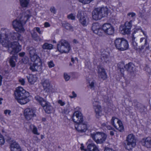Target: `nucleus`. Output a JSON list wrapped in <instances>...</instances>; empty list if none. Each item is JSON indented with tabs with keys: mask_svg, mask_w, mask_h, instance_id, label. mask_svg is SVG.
Masks as SVG:
<instances>
[{
	"mask_svg": "<svg viewBox=\"0 0 151 151\" xmlns=\"http://www.w3.org/2000/svg\"><path fill=\"white\" fill-rule=\"evenodd\" d=\"M21 37V35L17 32L3 33L0 36L1 43L3 46L8 48V51L10 54L14 55L20 51L22 47L17 42H10V41L19 40Z\"/></svg>",
	"mask_w": 151,
	"mask_h": 151,
	"instance_id": "f257e3e1",
	"label": "nucleus"
},
{
	"mask_svg": "<svg viewBox=\"0 0 151 151\" xmlns=\"http://www.w3.org/2000/svg\"><path fill=\"white\" fill-rule=\"evenodd\" d=\"M14 94L15 99L20 104H26L30 101L29 93L21 87H18L16 88Z\"/></svg>",
	"mask_w": 151,
	"mask_h": 151,
	"instance_id": "f03ea898",
	"label": "nucleus"
},
{
	"mask_svg": "<svg viewBox=\"0 0 151 151\" xmlns=\"http://www.w3.org/2000/svg\"><path fill=\"white\" fill-rule=\"evenodd\" d=\"M108 9L106 7L95 9L92 12L93 19L98 20L102 17H106L108 13Z\"/></svg>",
	"mask_w": 151,
	"mask_h": 151,
	"instance_id": "7ed1b4c3",
	"label": "nucleus"
},
{
	"mask_svg": "<svg viewBox=\"0 0 151 151\" xmlns=\"http://www.w3.org/2000/svg\"><path fill=\"white\" fill-rule=\"evenodd\" d=\"M35 100L43 107L45 112L50 114L54 111V108L51 105L50 103L38 95L35 97Z\"/></svg>",
	"mask_w": 151,
	"mask_h": 151,
	"instance_id": "20e7f679",
	"label": "nucleus"
},
{
	"mask_svg": "<svg viewBox=\"0 0 151 151\" xmlns=\"http://www.w3.org/2000/svg\"><path fill=\"white\" fill-rule=\"evenodd\" d=\"M114 45L116 49L119 51L125 50L129 48L128 42L123 38L116 39L114 42Z\"/></svg>",
	"mask_w": 151,
	"mask_h": 151,
	"instance_id": "39448f33",
	"label": "nucleus"
},
{
	"mask_svg": "<svg viewBox=\"0 0 151 151\" xmlns=\"http://www.w3.org/2000/svg\"><path fill=\"white\" fill-rule=\"evenodd\" d=\"M58 50L61 53H68L70 49L69 44L65 40H62L57 44Z\"/></svg>",
	"mask_w": 151,
	"mask_h": 151,
	"instance_id": "423d86ee",
	"label": "nucleus"
},
{
	"mask_svg": "<svg viewBox=\"0 0 151 151\" xmlns=\"http://www.w3.org/2000/svg\"><path fill=\"white\" fill-rule=\"evenodd\" d=\"M125 145L126 148L129 150L135 146L136 140L133 134H130L127 137Z\"/></svg>",
	"mask_w": 151,
	"mask_h": 151,
	"instance_id": "0eeeda50",
	"label": "nucleus"
},
{
	"mask_svg": "<svg viewBox=\"0 0 151 151\" xmlns=\"http://www.w3.org/2000/svg\"><path fill=\"white\" fill-rule=\"evenodd\" d=\"M132 22V20H131L129 22H126L124 25H121L119 27L120 33L123 35L129 34L131 32Z\"/></svg>",
	"mask_w": 151,
	"mask_h": 151,
	"instance_id": "6e6552de",
	"label": "nucleus"
},
{
	"mask_svg": "<svg viewBox=\"0 0 151 151\" xmlns=\"http://www.w3.org/2000/svg\"><path fill=\"white\" fill-rule=\"evenodd\" d=\"M111 124L119 132H122L124 131V127L122 122L118 118L113 117L111 121Z\"/></svg>",
	"mask_w": 151,
	"mask_h": 151,
	"instance_id": "1a4fd4ad",
	"label": "nucleus"
},
{
	"mask_svg": "<svg viewBox=\"0 0 151 151\" xmlns=\"http://www.w3.org/2000/svg\"><path fill=\"white\" fill-rule=\"evenodd\" d=\"M77 17L79 19L80 22L83 26H86L88 24V18L87 16L84 14L83 12L79 10L78 12Z\"/></svg>",
	"mask_w": 151,
	"mask_h": 151,
	"instance_id": "9d476101",
	"label": "nucleus"
},
{
	"mask_svg": "<svg viewBox=\"0 0 151 151\" xmlns=\"http://www.w3.org/2000/svg\"><path fill=\"white\" fill-rule=\"evenodd\" d=\"M102 29L104 33L107 35H112L114 33V29L112 25L108 23L104 24Z\"/></svg>",
	"mask_w": 151,
	"mask_h": 151,
	"instance_id": "9b49d317",
	"label": "nucleus"
},
{
	"mask_svg": "<svg viewBox=\"0 0 151 151\" xmlns=\"http://www.w3.org/2000/svg\"><path fill=\"white\" fill-rule=\"evenodd\" d=\"M24 24L20 21L18 18L12 22V25L16 31L19 32H24L25 30L23 26Z\"/></svg>",
	"mask_w": 151,
	"mask_h": 151,
	"instance_id": "f8f14e48",
	"label": "nucleus"
},
{
	"mask_svg": "<svg viewBox=\"0 0 151 151\" xmlns=\"http://www.w3.org/2000/svg\"><path fill=\"white\" fill-rule=\"evenodd\" d=\"M35 112L36 110L34 108H28L24 110V114L26 119L29 120L36 116Z\"/></svg>",
	"mask_w": 151,
	"mask_h": 151,
	"instance_id": "ddd939ff",
	"label": "nucleus"
},
{
	"mask_svg": "<svg viewBox=\"0 0 151 151\" xmlns=\"http://www.w3.org/2000/svg\"><path fill=\"white\" fill-rule=\"evenodd\" d=\"M72 119L74 122L76 124L81 123L83 122L82 114L79 111H76L73 115Z\"/></svg>",
	"mask_w": 151,
	"mask_h": 151,
	"instance_id": "4468645a",
	"label": "nucleus"
},
{
	"mask_svg": "<svg viewBox=\"0 0 151 151\" xmlns=\"http://www.w3.org/2000/svg\"><path fill=\"white\" fill-rule=\"evenodd\" d=\"M29 11H27L25 12H22L19 15L17 18L24 24H25L26 22L30 18V16L29 14Z\"/></svg>",
	"mask_w": 151,
	"mask_h": 151,
	"instance_id": "2eb2a0df",
	"label": "nucleus"
},
{
	"mask_svg": "<svg viewBox=\"0 0 151 151\" xmlns=\"http://www.w3.org/2000/svg\"><path fill=\"white\" fill-rule=\"evenodd\" d=\"M29 69L32 72H40L42 70V62L34 63L30 65Z\"/></svg>",
	"mask_w": 151,
	"mask_h": 151,
	"instance_id": "dca6fc26",
	"label": "nucleus"
},
{
	"mask_svg": "<svg viewBox=\"0 0 151 151\" xmlns=\"http://www.w3.org/2000/svg\"><path fill=\"white\" fill-rule=\"evenodd\" d=\"M93 105L96 114L99 115L101 111V107L97 99H93L92 100Z\"/></svg>",
	"mask_w": 151,
	"mask_h": 151,
	"instance_id": "f3484780",
	"label": "nucleus"
},
{
	"mask_svg": "<svg viewBox=\"0 0 151 151\" xmlns=\"http://www.w3.org/2000/svg\"><path fill=\"white\" fill-rule=\"evenodd\" d=\"M81 147L80 148L81 150L84 151H99L96 146L94 144L91 143L89 144L87 147V150L84 149V147L83 144H81Z\"/></svg>",
	"mask_w": 151,
	"mask_h": 151,
	"instance_id": "a211bd4d",
	"label": "nucleus"
},
{
	"mask_svg": "<svg viewBox=\"0 0 151 151\" xmlns=\"http://www.w3.org/2000/svg\"><path fill=\"white\" fill-rule=\"evenodd\" d=\"M76 129L78 132H85L87 129L86 125L85 123H81L76 124L75 125Z\"/></svg>",
	"mask_w": 151,
	"mask_h": 151,
	"instance_id": "6ab92c4d",
	"label": "nucleus"
},
{
	"mask_svg": "<svg viewBox=\"0 0 151 151\" xmlns=\"http://www.w3.org/2000/svg\"><path fill=\"white\" fill-rule=\"evenodd\" d=\"M142 144L147 148H151V137H148L143 139L142 140Z\"/></svg>",
	"mask_w": 151,
	"mask_h": 151,
	"instance_id": "aec40b11",
	"label": "nucleus"
},
{
	"mask_svg": "<svg viewBox=\"0 0 151 151\" xmlns=\"http://www.w3.org/2000/svg\"><path fill=\"white\" fill-rule=\"evenodd\" d=\"M41 83L43 86L44 90L46 91H49L51 87L49 80L47 79L42 80Z\"/></svg>",
	"mask_w": 151,
	"mask_h": 151,
	"instance_id": "412c9836",
	"label": "nucleus"
},
{
	"mask_svg": "<svg viewBox=\"0 0 151 151\" xmlns=\"http://www.w3.org/2000/svg\"><path fill=\"white\" fill-rule=\"evenodd\" d=\"M98 73L99 76L100 78L104 80L106 78V73L105 72V70L102 68L99 67L98 68Z\"/></svg>",
	"mask_w": 151,
	"mask_h": 151,
	"instance_id": "4be33fe9",
	"label": "nucleus"
},
{
	"mask_svg": "<svg viewBox=\"0 0 151 151\" xmlns=\"http://www.w3.org/2000/svg\"><path fill=\"white\" fill-rule=\"evenodd\" d=\"M130 42L132 47L136 50H138L137 43L135 40V37H134V34L133 33L131 37Z\"/></svg>",
	"mask_w": 151,
	"mask_h": 151,
	"instance_id": "5701e85b",
	"label": "nucleus"
},
{
	"mask_svg": "<svg viewBox=\"0 0 151 151\" xmlns=\"http://www.w3.org/2000/svg\"><path fill=\"white\" fill-rule=\"evenodd\" d=\"M125 68L128 72L130 73L134 72L135 69L134 65L131 62L126 64L125 65Z\"/></svg>",
	"mask_w": 151,
	"mask_h": 151,
	"instance_id": "b1692460",
	"label": "nucleus"
},
{
	"mask_svg": "<svg viewBox=\"0 0 151 151\" xmlns=\"http://www.w3.org/2000/svg\"><path fill=\"white\" fill-rule=\"evenodd\" d=\"M107 137L106 135L104 133H103L100 135V137L98 138V139L95 140V142L97 144H101L104 142L106 140Z\"/></svg>",
	"mask_w": 151,
	"mask_h": 151,
	"instance_id": "393cba45",
	"label": "nucleus"
},
{
	"mask_svg": "<svg viewBox=\"0 0 151 151\" xmlns=\"http://www.w3.org/2000/svg\"><path fill=\"white\" fill-rule=\"evenodd\" d=\"M27 77L28 81L31 84H33L37 80L35 76L32 74H30Z\"/></svg>",
	"mask_w": 151,
	"mask_h": 151,
	"instance_id": "a878e982",
	"label": "nucleus"
},
{
	"mask_svg": "<svg viewBox=\"0 0 151 151\" xmlns=\"http://www.w3.org/2000/svg\"><path fill=\"white\" fill-rule=\"evenodd\" d=\"M62 24V26L67 30H73V27L66 21L63 22Z\"/></svg>",
	"mask_w": 151,
	"mask_h": 151,
	"instance_id": "bb28decb",
	"label": "nucleus"
},
{
	"mask_svg": "<svg viewBox=\"0 0 151 151\" xmlns=\"http://www.w3.org/2000/svg\"><path fill=\"white\" fill-rule=\"evenodd\" d=\"M103 132H97L96 133L91 134V136L94 141H95L96 139H98V138L100 137V135Z\"/></svg>",
	"mask_w": 151,
	"mask_h": 151,
	"instance_id": "cd10ccee",
	"label": "nucleus"
},
{
	"mask_svg": "<svg viewBox=\"0 0 151 151\" xmlns=\"http://www.w3.org/2000/svg\"><path fill=\"white\" fill-rule=\"evenodd\" d=\"M30 58L32 62L35 63H38L41 62V61L40 57L37 54L30 56Z\"/></svg>",
	"mask_w": 151,
	"mask_h": 151,
	"instance_id": "c85d7f7f",
	"label": "nucleus"
},
{
	"mask_svg": "<svg viewBox=\"0 0 151 151\" xmlns=\"http://www.w3.org/2000/svg\"><path fill=\"white\" fill-rule=\"evenodd\" d=\"M20 146L16 142H14L12 143L10 147L11 151H16L15 150H19Z\"/></svg>",
	"mask_w": 151,
	"mask_h": 151,
	"instance_id": "c756f323",
	"label": "nucleus"
},
{
	"mask_svg": "<svg viewBox=\"0 0 151 151\" xmlns=\"http://www.w3.org/2000/svg\"><path fill=\"white\" fill-rule=\"evenodd\" d=\"M101 27L99 24L98 23H93L91 26V29L93 32L95 33L96 31Z\"/></svg>",
	"mask_w": 151,
	"mask_h": 151,
	"instance_id": "7c9ffc66",
	"label": "nucleus"
},
{
	"mask_svg": "<svg viewBox=\"0 0 151 151\" xmlns=\"http://www.w3.org/2000/svg\"><path fill=\"white\" fill-rule=\"evenodd\" d=\"M31 35L32 38L35 40H40V38L35 31H34L32 30Z\"/></svg>",
	"mask_w": 151,
	"mask_h": 151,
	"instance_id": "2f4dec72",
	"label": "nucleus"
},
{
	"mask_svg": "<svg viewBox=\"0 0 151 151\" xmlns=\"http://www.w3.org/2000/svg\"><path fill=\"white\" fill-rule=\"evenodd\" d=\"M118 68L120 70V71L122 74V76L124 75V68L125 65L123 63H120L118 64Z\"/></svg>",
	"mask_w": 151,
	"mask_h": 151,
	"instance_id": "473e14b6",
	"label": "nucleus"
},
{
	"mask_svg": "<svg viewBox=\"0 0 151 151\" xmlns=\"http://www.w3.org/2000/svg\"><path fill=\"white\" fill-rule=\"evenodd\" d=\"M42 47L44 50H50L53 48V45L51 44L45 43L42 45Z\"/></svg>",
	"mask_w": 151,
	"mask_h": 151,
	"instance_id": "72a5a7b5",
	"label": "nucleus"
},
{
	"mask_svg": "<svg viewBox=\"0 0 151 151\" xmlns=\"http://www.w3.org/2000/svg\"><path fill=\"white\" fill-rule=\"evenodd\" d=\"M20 4L21 6L22 7H27L29 2L27 0H19Z\"/></svg>",
	"mask_w": 151,
	"mask_h": 151,
	"instance_id": "f704fd0d",
	"label": "nucleus"
},
{
	"mask_svg": "<svg viewBox=\"0 0 151 151\" xmlns=\"http://www.w3.org/2000/svg\"><path fill=\"white\" fill-rule=\"evenodd\" d=\"M29 128L32 129L33 133L35 134L39 135L40 133L37 132V127L33 124H31L29 126Z\"/></svg>",
	"mask_w": 151,
	"mask_h": 151,
	"instance_id": "c9c22d12",
	"label": "nucleus"
},
{
	"mask_svg": "<svg viewBox=\"0 0 151 151\" xmlns=\"http://www.w3.org/2000/svg\"><path fill=\"white\" fill-rule=\"evenodd\" d=\"M104 32V31L102 28H101L100 27L97 31H96L94 33L98 35L99 36H102L103 35Z\"/></svg>",
	"mask_w": 151,
	"mask_h": 151,
	"instance_id": "e433bc0d",
	"label": "nucleus"
},
{
	"mask_svg": "<svg viewBox=\"0 0 151 151\" xmlns=\"http://www.w3.org/2000/svg\"><path fill=\"white\" fill-rule=\"evenodd\" d=\"M15 59V57L12 56L11 57L9 60V62L10 64V65L12 67H14L15 65V61H14V60Z\"/></svg>",
	"mask_w": 151,
	"mask_h": 151,
	"instance_id": "4c0bfd02",
	"label": "nucleus"
},
{
	"mask_svg": "<svg viewBox=\"0 0 151 151\" xmlns=\"http://www.w3.org/2000/svg\"><path fill=\"white\" fill-rule=\"evenodd\" d=\"M127 16L129 18H131L132 19H134L136 16V14L135 13L132 12L129 13L127 14Z\"/></svg>",
	"mask_w": 151,
	"mask_h": 151,
	"instance_id": "58836bf2",
	"label": "nucleus"
},
{
	"mask_svg": "<svg viewBox=\"0 0 151 151\" xmlns=\"http://www.w3.org/2000/svg\"><path fill=\"white\" fill-rule=\"evenodd\" d=\"M109 57L107 55H105L103 56L101 58V59L102 61L104 60V62H105L106 63H107V62L109 61Z\"/></svg>",
	"mask_w": 151,
	"mask_h": 151,
	"instance_id": "ea45409f",
	"label": "nucleus"
},
{
	"mask_svg": "<svg viewBox=\"0 0 151 151\" xmlns=\"http://www.w3.org/2000/svg\"><path fill=\"white\" fill-rule=\"evenodd\" d=\"M29 61V58L27 56H25L22 59V61L24 64H27Z\"/></svg>",
	"mask_w": 151,
	"mask_h": 151,
	"instance_id": "a19ab883",
	"label": "nucleus"
},
{
	"mask_svg": "<svg viewBox=\"0 0 151 151\" xmlns=\"http://www.w3.org/2000/svg\"><path fill=\"white\" fill-rule=\"evenodd\" d=\"M29 54L30 56H32L33 55L36 54L35 49L32 48L29 51Z\"/></svg>",
	"mask_w": 151,
	"mask_h": 151,
	"instance_id": "79ce46f5",
	"label": "nucleus"
},
{
	"mask_svg": "<svg viewBox=\"0 0 151 151\" xmlns=\"http://www.w3.org/2000/svg\"><path fill=\"white\" fill-rule=\"evenodd\" d=\"M143 41H144L145 42L144 43V45L147 46H147H149L148 44L147 43V38H142L140 39V42H142Z\"/></svg>",
	"mask_w": 151,
	"mask_h": 151,
	"instance_id": "37998d69",
	"label": "nucleus"
},
{
	"mask_svg": "<svg viewBox=\"0 0 151 151\" xmlns=\"http://www.w3.org/2000/svg\"><path fill=\"white\" fill-rule=\"evenodd\" d=\"M32 30L34 31H36L37 32L40 34H41L42 33V31L40 30V29L39 27H35L33 28Z\"/></svg>",
	"mask_w": 151,
	"mask_h": 151,
	"instance_id": "c03bdc74",
	"label": "nucleus"
},
{
	"mask_svg": "<svg viewBox=\"0 0 151 151\" xmlns=\"http://www.w3.org/2000/svg\"><path fill=\"white\" fill-rule=\"evenodd\" d=\"M4 143V137L0 133V145H3Z\"/></svg>",
	"mask_w": 151,
	"mask_h": 151,
	"instance_id": "a18cd8bd",
	"label": "nucleus"
},
{
	"mask_svg": "<svg viewBox=\"0 0 151 151\" xmlns=\"http://www.w3.org/2000/svg\"><path fill=\"white\" fill-rule=\"evenodd\" d=\"M67 17L69 19H70L71 20H74L75 19V15H74L73 14H71L68 15Z\"/></svg>",
	"mask_w": 151,
	"mask_h": 151,
	"instance_id": "49530a36",
	"label": "nucleus"
},
{
	"mask_svg": "<svg viewBox=\"0 0 151 151\" xmlns=\"http://www.w3.org/2000/svg\"><path fill=\"white\" fill-rule=\"evenodd\" d=\"M50 10L51 13H53L54 14H55L56 13V10L54 6L51 7Z\"/></svg>",
	"mask_w": 151,
	"mask_h": 151,
	"instance_id": "de8ad7c7",
	"label": "nucleus"
},
{
	"mask_svg": "<svg viewBox=\"0 0 151 151\" xmlns=\"http://www.w3.org/2000/svg\"><path fill=\"white\" fill-rule=\"evenodd\" d=\"M48 66L50 68L53 67L55 65L52 61H50L48 63Z\"/></svg>",
	"mask_w": 151,
	"mask_h": 151,
	"instance_id": "09e8293b",
	"label": "nucleus"
},
{
	"mask_svg": "<svg viewBox=\"0 0 151 151\" xmlns=\"http://www.w3.org/2000/svg\"><path fill=\"white\" fill-rule=\"evenodd\" d=\"M94 82L93 81H92L91 83L89 84L90 88L91 89H94Z\"/></svg>",
	"mask_w": 151,
	"mask_h": 151,
	"instance_id": "8fccbe9b",
	"label": "nucleus"
},
{
	"mask_svg": "<svg viewBox=\"0 0 151 151\" xmlns=\"http://www.w3.org/2000/svg\"><path fill=\"white\" fill-rule=\"evenodd\" d=\"M64 77L65 80L66 81H68L70 78V76L67 73H65L64 74Z\"/></svg>",
	"mask_w": 151,
	"mask_h": 151,
	"instance_id": "3c124183",
	"label": "nucleus"
},
{
	"mask_svg": "<svg viewBox=\"0 0 151 151\" xmlns=\"http://www.w3.org/2000/svg\"><path fill=\"white\" fill-rule=\"evenodd\" d=\"M72 94L73 96H70L69 97L71 98H75L77 96L76 94L75 93L74 91H73L72 92Z\"/></svg>",
	"mask_w": 151,
	"mask_h": 151,
	"instance_id": "603ef678",
	"label": "nucleus"
},
{
	"mask_svg": "<svg viewBox=\"0 0 151 151\" xmlns=\"http://www.w3.org/2000/svg\"><path fill=\"white\" fill-rule=\"evenodd\" d=\"M58 103L60 104L61 106H63L65 104V103L61 100H59L58 101Z\"/></svg>",
	"mask_w": 151,
	"mask_h": 151,
	"instance_id": "864d4df0",
	"label": "nucleus"
},
{
	"mask_svg": "<svg viewBox=\"0 0 151 151\" xmlns=\"http://www.w3.org/2000/svg\"><path fill=\"white\" fill-rule=\"evenodd\" d=\"M19 82L21 83V84L24 85L25 83L24 79H21L19 80Z\"/></svg>",
	"mask_w": 151,
	"mask_h": 151,
	"instance_id": "5fc2aeb1",
	"label": "nucleus"
},
{
	"mask_svg": "<svg viewBox=\"0 0 151 151\" xmlns=\"http://www.w3.org/2000/svg\"><path fill=\"white\" fill-rule=\"evenodd\" d=\"M146 46H145L144 45H142L140 48L138 47V50H139V51H141L142 50H143L144 48V47Z\"/></svg>",
	"mask_w": 151,
	"mask_h": 151,
	"instance_id": "6e6d98bb",
	"label": "nucleus"
},
{
	"mask_svg": "<svg viewBox=\"0 0 151 151\" xmlns=\"http://www.w3.org/2000/svg\"><path fill=\"white\" fill-rule=\"evenodd\" d=\"M44 26L46 27H48L50 26V24L48 22H45L44 23Z\"/></svg>",
	"mask_w": 151,
	"mask_h": 151,
	"instance_id": "4d7b16f0",
	"label": "nucleus"
},
{
	"mask_svg": "<svg viewBox=\"0 0 151 151\" xmlns=\"http://www.w3.org/2000/svg\"><path fill=\"white\" fill-rule=\"evenodd\" d=\"M25 53L24 52H22L19 53V55L20 57H23L25 55Z\"/></svg>",
	"mask_w": 151,
	"mask_h": 151,
	"instance_id": "13d9d810",
	"label": "nucleus"
},
{
	"mask_svg": "<svg viewBox=\"0 0 151 151\" xmlns=\"http://www.w3.org/2000/svg\"><path fill=\"white\" fill-rule=\"evenodd\" d=\"M11 113V111L9 110H5L4 111V113L5 114H8L9 115Z\"/></svg>",
	"mask_w": 151,
	"mask_h": 151,
	"instance_id": "bf43d9fd",
	"label": "nucleus"
},
{
	"mask_svg": "<svg viewBox=\"0 0 151 151\" xmlns=\"http://www.w3.org/2000/svg\"><path fill=\"white\" fill-rule=\"evenodd\" d=\"M107 128L109 130L112 129L113 130L114 129L113 128L111 127L110 126H107Z\"/></svg>",
	"mask_w": 151,
	"mask_h": 151,
	"instance_id": "052dcab7",
	"label": "nucleus"
},
{
	"mask_svg": "<svg viewBox=\"0 0 151 151\" xmlns=\"http://www.w3.org/2000/svg\"><path fill=\"white\" fill-rule=\"evenodd\" d=\"M140 30L141 31V32L143 33V34L145 36H146V37H147V36H146L147 35V33L146 32H145V31H143L141 29H140Z\"/></svg>",
	"mask_w": 151,
	"mask_h": 151,
	"instance_id": "680f3d73",
	"label": "nucleus"
},
{
	"mask_svg": "<svg viewBox=\"0 0 151 151\" xmlns=\"http://www.w3.org/2000/svg\"><path fill=\"white\" fill-rule=\"evenodd\" d=\"M110 134L111 136H113L114 134V132L113 131H110Z\"/></svg>",
	"mask_w": 151,
	"mask_h": 151,
	"instance_id": "e2e57ef3",
	"label": "nucleus"
},
{
	"mask_svg": "<svg viewBox=\"0 0 151 151\" xmlns=\"http://www.w3.org/2000/svg\"><path fill=\"white\" fill-rule=\"evenodd\" d=\"M2 76L0 75V86L1 85V82H2Z\"/></svg>",
	"mask_w": 151,
	"mask_h": 151,
	"instance_id": "0e129e2a",
	"label": "nucleus"
},
{
	"mask_svg": "<svg viewBox=\"0 0 151 151\" xmlns=\"http://www.w3.org/2000/svg\"><path fill=\"white\" fill-rule=\"evenodd\" d=\"M3 100V99L2 98H0V104H2L1 101Z\"/></svg>",
	"mask_w": 151,
	"mask_h": 151,
	"instance_id": "69168bd1",
	"label": "nucleus"
},
{
	"mask_svg": "<svg viewBox=\"0 0 151 151\" xmlns=\"http://www.w3.org/2000/svg\"><path fill=\"white\" fill-rule=\"evenodd\" d=\"M73 41V42L75 43H78L77 40L75 39H74Z\"/></svg>",
	"mask_w": 151,
	"mask_h": 151,
	"instance_id": "338daca9",
	"label": "nucleus"
},
{
	"mask_svg": "<svg viewBox=\"0 0 151 151\" xmlns=\"http://www.w3.org/2000/svg\"><path fill=\"white\" fill-rule=\"evenodd\" d=\"M44 137V136L43 135H41V139H43Z\"/></svg>",
	"mask_w": 151,
	"mask_h": 151,
	"instance_id": "774afa93",
	"label": "nucleus"
}]
</instances>
